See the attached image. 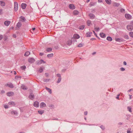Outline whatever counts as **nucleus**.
Here are the masks:
<instances>
[{
	"instance_id": "nucleus-21",
	"label": "nucleus",
	"mask_w": 133,
	"mask_h": 133,
	"mask_svg": "<svg viewBox=\"0 0 133 133\" xmlns=\"http://www.w3.org/2000/svg\"><path fill=\"white\" fill-rule=\"evenodd\" d=\"M94 29L96 31H98L99 30V27L96 26H94Z\"/></svg>"
},
{
	"instance_id": "nucleus-28",
	"label": "nucleus",
	"mask_w": 133,
	"mask_h": 133,
	"mask_svg": "<svg viewBox=\"0 0 133 133\" xmlns=\"http://www.w3.org/2000/svg\"><path fill=\"white\" fill-rule=\"evenodd\" d=\"M105 1L106 3L108 4H110L111 3V0H105Z\"/></svg>"
},
{
	"instance_id": "nucleus-40",
	"label": "nucleus",
	"mask_w": 133,
	"mask_h": 133,
	"mask_svg": "<svg viewBox=\"0 0 133 133\" xmlns=\"http://www.w3.org/2000/svg\"><path fill=\"white\" fill-rule=\"evenodd\" d=\"M124 37L125 38L128 39L129 38V37L128 35H125L124 36Z\"/></svg>"
},
{
	"instance_id": "nucleus-15",
	"label": "nucleus",
	"mask_w": 133,
	"mask_h": 133,
	"mask_svg": "<svg viewBox=\"0 0 133 133\" xmlns=\"http://www.w3.org/2000/svg\"><path fill=\"white\" fill-rule=\"evenodd\" d=\"M26 4L25 3H22L21 4L22 8L23 9H24L26 8Z\"/></svg>"
},
{
	"instance_id": "nucleus-19",
	"label": "nucleus",
	"mask_w": 133,
	"mask_h": 133,
	"mask_svg": "<svg viewBox=\"0 0 133 133\" xmlns=\"http://www.w3.org/2000/svg\"><path fill=\"white\" fill-rule=\"evenodd\" d=\"M8 104L9 105L11 106H14L15 105V103L12 102H9L8 103Z\"/></svg>"
},
{
	"instance_id": "nucleus-46",
	"label": "nucleus",
	"mask_w": 133,
	"mask_h": 133,
	"mask_svg": "<svg viewBox=\"0 0 133 133\" xmlns=\"http://www.w3.org/2000/svg\"><path fill=\"white\" fill-rule=\"evenodd\" d=\"M61 78H58V81H57V82H58V83H59V82H60V81H61Z\"/></svg>"
},
{
	"instance_id": "nucleus-44",
	"label": "nucleus",
	"mask_w": 133,
	"mask_h": 133,
	"mask_svg": "<svg viewBox=\"0 0 133 133\" xmlns=\"http://www.w3.org/2000/svg\"><path fill=\"white\" fill-rule=\"evenodd\" d=\"M121 70L122 71H123L125 70V69L123 68H120Z\"/></svg>"
},
{
	"instance_id": "nucleus-32",
	"label": "nucleus",
	"mask_w": 133,
	"mask_h": 133,
	"mask_svg": "<svg viewBox=\"0 0 133 133\" xmlns=\"http://www.w3.org/2000/svg\"><path fill=\"white\" fill-rule=\"evenodd\" d=\"M52 49L51 48H48L46 49V51L48 52H49L50 51H52Z\"/></svg>"
},
{
	"instance_id": "nucleus-3",
	"label": "nucleus",
	"mask_w": 133,
	"mask_h": 133,
	"mask_svg": "<svg viewBox=\"0 0 133 133\" xmlns=\"http://www.w3.org/2000/svg\"><path fill=\"white\" fill-rule=\"evenodd\" d=\"M125 17L127 19H130L131 18V16L129 14H126L125 15Z\"/></svg>"
},
{
	"instance_id": "nucleus-5",
	"label": "nucleus",
	"mask_w": 133,
	"mask_h": 133,
	"mask_svg": "<svg viewBox=\"0 0 133 133\" xmlns=\"http://www.w3.org/2000/svg\"><path fill=\"white\" fill-rule=\"evenodd\" d=\"M35 61V60L34 58H29L28 59V61L31 63H32Z\"/></svg>"
},
{
	"instance_id": "nucleus-8",
	"label": "nucleus",
	"mask_w": 133,
	"mask_h": 133,
	"mask_svg": "<svg viewBox=\"0 0 133 133\" xmlns=\"http://www.w3.org/2000/svg\"><path fill=\"white\" fill-rule=\"evenodd\" d=\"M0 5L2 6H3L5 5V3L4 2L2 1H0Z\"/></svg>"
},
{
	"instance_id": "nucleus-11",
	"label": "nucleus",
	"mask_w": 133,
	"mask_h": 133,
	"mask_svg": "<svg viewBox=\"0 0 133 133\" xmlns=\"http://www.w3.org/2000/svg\"><path fill=\"white\" fill-rule=\"evenodd\" d=\"M89 16L91 19H93L94 18L95 16L92 14H90L89 15Z\"/></svg>"
},
{
	"instance_id": "nucleus-34",
	"label": "nucleus",
	"mask_w": 133,
	"mask_h": 133,
	"mask_svg": "<svg viewBox=\"0 0 133 133\" xmlns=\"http://www.w3.org/2000/svg\"><path fill=\"white\" fill-rule=\"evenodd\" d=\"M26 68V66L25 65L22 66L21 67V69L22 70H24Z\"/></svg>"
},
{
	"instance_id": "nucleus-29",
	"label": "nucleus",
	"mask_w": 133,
	"mask_h": 133,
	"mask_svg": "<svg viewBox=\"0 0 133 133\" xmlns=\"http://www.w3.org/2000/svg\"><path fill=\"white\" fill-rule=\"evenodd\" d=\"M46 89L48 91V92L50 94H51V91L50 89L47 87H46Z\"/></svg>"
},
{
	"instance_id": "nucleus-31",
	"label": "nucleus",
	"mask_w": 133,
	"mask_h": 133,
	"mask_svg": "<svg viewBox=\"0 0 133 133\" xmlns=\"http://www.w3.org/2000/svg\"><path fill=\"white\" fill-rule=\"evenodd\" d=\"M38 113H39V114L41 115H42L44 113V111H43V110H38Z\"/></svg>"
},
{
	"instance_id": "nucleus-25",
	"label": "nucleus",
	"mask_w": 133,
	"mask_h": 133,
	"mask_svg": "<svg viewBox=\"0 0 133 133\" xmlns=\"http://www.w3.org/2000/svg\"><path fill=\"white\" fill-rule=\"evenodd\" d=\"M22 25V24L21 22H18L17 25V27L19 28L21 27Z\"/></svg>"
},
{
	"instance_id": "nucleus-23",
	"label": "nucleus",
	"mask_w": 133,
	"mask_h": 133,
	"mask_svg": "<svg viewBox=\"0 0 133 133\" xmlns=\"http://www.w3.org/2000/svg\"><path fill=\"white\" fill-rule=\"evenodd\" d=\"M115 40L117 42H121L122 41V40L121 39L119 38H116Z\"/></svg>"
},
{
	"instance_id": "nucleus-6",
	"label": "nucleus",
	"mask_w": 133,
	"mask_h": 133,
	"mask_svg": "<svg viewBox=\"0 0 133 133\" xmlns=\"http://www.w3.org/2000/svg\"><path fill=\"white\" fill-rule=\"evenodd\" d=\"M69 8L72 9H75V7L74 5L72 4H71L69 6Z\"/></svg>"
},
{
	"instance_id": "nucleus-9",
	"label": "nucleus",
	"mask_w": 133,
	"mask_h": 133,
	"mask_svg": "<svg viewBox=\"0 0 133 133\" xmlns=\"http://www.w3.org/2000/svg\"><path fill=\"white\" fill-rule=\"evenodd\" d=\"M100 35L101 37L103 38H105L106 36L105 34L103 32H101L100 33Z\"/></svg>"
},
{
	"instance_id": "nucleus-57",
	"label": "nucleus",
	"mask_w": 133,
	"mask_h": 133,
	"mask_svg": "<svg viewBox=\"0 0 133 133\" xmlns=\"http://www.w3.org/2000/svg\"><path fill=\"white\" fill-rule=\"evenodd\" d=\"M129 97H130V99H131V96H132V95H129Z\"/></svg>"
},
{
	"instance_id": "nucleus-55",
	"label": "nucleus",
	"mask_w": 133,
	"mask_h": 133,
	"mask_svg": "<svg viewBox=\"0 0 133 133\" xmlns=\"http://www.w3.org/2000/svg\"><path fill=\"white\" fill-rule=\"evenodd\" d=\"M84 114L85 115H86L87 114V112H85L84 113Z\"/></svg>"
},
{
	"instance_id": "nucleus-56",
	"label": "nucleus",
	"mask_w": 133,
	"mask_h": 133,
	"mask_svg": "<svg viewBox=\"0 0 133 133\" xmlns=\"http://www.w3.org/2000/svg\"><path fill=\"white\" fill-rule=\"evenodd\" d=\"M98 1L99 2H102V1L101 0H98Z\"/></svg>"
},
{
	"instance_id": "nucleus-20",
	"label": "nucleus",
	"mask_w": 133,
	"mask_h": 133,
	"mask_svg": "<svg viewBox=\"0 0 133 133\" xmlns=\"http://www.w3.org/2000/svg\"><path fill=\"white\" fill-rule=\"evenodd\" d=\"M30 54V52L29 51H27L25 52L24 55V56H28Z\"/></svg>"
},
{
	"instance_id": "nucleus-18",
	"label": "nucleus",
	"mask_w": 133,
	"mask_h": 133,
	"mask_svg": "<svg viewBox=\"0 0 133 133\" xmlns=\"http://www.w3.org/2000/svg\"><path fill=\"white\" fill-rule=\"evenodd\" d=\"M6 85L11 88H12L14 87L13 85L11 83H9L7 84Z\"/></svg>"
},
{
	"instance_id": "nucleus-26",
	"label": "nucleus",
	"mask_w": 133,
	"mask_h": 133,
	"mask_svg": "<svg viewBox=\"0 0 133 133\" xmlns=\"http://www.w3.org/2000/svg\"><path fill=\"white\" fill-rule=\"evenodd\" d=\"M87 24L88 26H89L91 24V22L90 21L88 20L87 22Z\"/></svg>"
},
{
	"instance_id": "nucleus-64",
	"label": "nucleus",
	"mask_w": 133,
	"mask_h": 133,
	"mask_svg": "<svg viewBox=\"0 0 133 133\" xmlns=\"http://www.w3.org/2000/svg\"><path fill=\"white\" fill-rule=\"evenodd\" d=\"M90 1V0H87V2H89Z\"/></svg>"
},
{
	"instance_id": "nucleus-30",
	"label": "nucleus",
	"mask_w": 133,
	"mask_h": 133,
	"mask_svg": "<svg viewBox=\"0 0 133 133\" xmlns=\"http://www.w3.org/2000/svg\"><path fill=\"white\" fill-rule=\"evenodd\" d=\"M53 56V54H51L47 55V57L48 58H50L52 57Z\"/></svg>"
},
{
	"instance_id": "nucleus-50",
	"label": "nucleus",
	"mask_w": 133,
	"mask_h": 133,
	"mask_svg": "<svg viewBox=\"0 0 133 133\" xmlns=\"http://www.w3.org/2000/svg\"><path fill=\"white\" fill-rule=\"evenodd\" d=\"M123 64H124V65H127V63H126V62H125V61H124V62H123Z\"/></svg>"
},
{
	"instance_id": "nucleus-36",
	"label": "nucleus",
	"mask_w": 133,
	"mask_h": 133,
	"mask_svg": "<svg viewBox=\"0 0 133 133\" xmlns=\"http://www.w3.org/2000/svg\"><path fill=\"white\" fill-rule=\"evenodd\" d=\"M84 25H82L80 26L79 27V29L81 30H83L84 28Z\"/></svg>"
},
{
	"instance_id": "nucleus-35",
	"label": "nucleus",
	"mask_w": 133,
	"mask_h": 133,
	"mask_svg": "<svg viewBox=\"0 0 133 133\" xmlns=\"http://www.w3.org/2000/svg\"><path fill=\"white\" fill-rule=\"evenodd\" d=\"M43 70V69L41 67L38 70V71L40 72H42Z\"/></svg>"
},
{
	"instance_id": "nucleus-43",
	"label": "nucleus",
	"mask_w": 133,
	"mask_h": 133,
	"mask_svg": "<svg viewBox=\"0 0 133 133\" xmlns=\"http://www.w3.org/2000/svg\"><path fill=\"white\" fill-rule=\"evenodd\" d=\"M128 110L130 112H131V108H130L129 107H128Z\"/></svg>"
},
{
	"instance_id": "nucleus-47",
	"label": "nucleus",
	"mask_w": 133,
	"mask_h": 133,
	"mask_svg": "<svg viewBox=\"0 0 133 133\" xmlns=\"http://www.w3.org/2000/svg\"><path fill=\"white\" fill-rule=\"evenodd\" d=\"M3 38L2 35H0V40L2 39Z\"/></svg>"
},
{
	"instance_id": "nucleus-42",
	"label": "nucleus",
	"mask_w": 133,
	"mask_h": 133,
	"mask_svg": "<svg viewBox=\"0 0 133 133\" xmlns=\"http://www.w3.org/2000/svg\"><path fill=\"white\" fill-rule=\"evenodd\" d=\"M11 113L12 114H17V112L16 111H12L11 112Z\"/></svg>"
},
{
	"instance_id": "nucleus-51",
	"label": "nucleus",
	"mask_w": 133,
	"mask_h": 133,
	"mask_svg": "<svg viewBox=\"0 0 133 133\" xmlns=\"http://www.w3.org/2000/svg\"><path fill=\"white\" fill-rule=\"evenodd\" d=\"M3 10L2 9H0V14H1L2 13Z\"/></svg>"
},
{
	"instance_id": "nucleus-14",
	"label": "nucleus",
	"mask_w": 133,
	"mask_h": 133,
	"mask_svg": "<svg viewBox=\"0 0 133 133\" xmlns=\"http://www.w3.org/2000/svg\"><path fill=\"white\" fill-rule=\"evenodd\" d=\"M46 106V104L43 102L41 103L40 105V107L41 108H43L44 107H45Z\"/></svg>"
},
{
	"instance_id": "nucleus-22",
	"label": "nucleus",
	"mask_w": 133,
	"mask_h": 133,
	"mask_svg": "<svg viewBox=\"0 0 133 133\" xmlns=\"http://www.w3.org/2000/svg\"><path fill=\"white\" fill-rule=\"evenodd\" d=\"M107 40L110 41H111L112 40V38L111 37L109 36L107 37Z\"/></svg>"
},
{
	"instance_id": "nucleus-17",
	"label": "nucleus",
	"mask_w": 133,
	"mask_h": 133,
	"mask_svg": "<svg viewBox=\"0 0 133 133\" xmlns=\"http://www.w3.org/2000/svg\"><path fill=\"white\" fill-rule=\"evenodd\" d=\"M72 43V41L70 40H68L67 42V45H71Z\"/></svg>"
},
{
	"instance_id": "nucleus-27",
	"label": "nucleus",
	"mask_w": 133,
	"mask_h": 133,
	"mask_svg": "<svg viewBox=\"0 0 133 133\" xmlns=\"http://www.w3.org/2000/svg\"><path fill=\"white\" fill-rule=\"evenodd\" d=\"M29 97L30 99H32L34 98V96L32 94H31L29 96Z\"/></svg>"
},
{
	"instance_id": "nucleus-49",
	"label": "nucleus",
	"mask_w": 133,
	"mask_h": 133,
	"mask_svg": "<svg viewBox=\"0 0 133 133\" xmlns=\"http://www.w3.org/2000/svg\"><path fill=\"white\" fill-rule=\"evenodd\" d=\"M4 108H5V109H6V108H8V106L7 105H5L4 106Z\"/></svg>"
},
{
	"instance_id": "nucleus-58",
	"label": "nucleus",
	"mask_w": 133,
	"mask_h": 133,
	"mask_svg": "<svg viewBox=\"0 0 133 133\" xmlns=\"http://www.w3.org/2000/svg\"><path fill=\"white\" fill-rule=\"evenodd\" d=\"M35 28H33L32 29V31H33L34 30H35Z\"/></svg>"
},
{
	"instance_id": "nucleus-63",
	"label": "nucleus",
	"mask_w": 133,
	"mask_h": 133,
	"mask_svg": "<svg viewBox=\"0 0 133 133\" xmlns=\"http://www.w3.org/2000/svg\"><path fill=\"white\" fill-rule=\"evenodd\" d=\"M14 28V27H11L10 29H13Z\"/></svg>"
},
{
	"instance_id": "nucleus-38",
	"label": "nucleus",
	"mask_w": 133,
	"mask_h": 133,
	"mask_svg": "<svg viewBox=\"0 0 133 133\" xmlns=\"http://www.w3.org/2000/svg\"><path fill=\"white\" fill-rule=\"evenodd\" d=\"M129 35L130 37H133V32H130Z\"/></svg>"
},
{
	"instance_id": "nucleus-62",
	"label": "nucleus",
	"mask_w": 133,
	"mask_h": 133,
	"mask_svg": "<svg viewBox=\"0 0 133 133\" xmlns=\"http://www.w3.org/2000/svg\"><path fill=\"white\" fill-rule=\"evenodd\" d=\"M96 54V52H94L92 54L93 55H94V54Z\"/></svg>"
},
{
	"instance_id": "nucleus-53",
	"label": "nucleus",
	"mask_w": 133,
	"mask_h": 133,
	"mask_svg": "<svg viewBox=\"0 0 133 133\" xmlns=\"http://www.w3.org/2000/svg\"><path fill=\"white\" fill-rule=\"evenodd\" d=\"M43 55V54L42 53H40L39 55L40 56H42Z\"/></svg>"
},
{
	"instance_id": "nucleus-52",
	"label": "nucleus",
	"mask_w": 133,
	"mask_h": 133,
	"mask_svg": "<svg viewBox=\"0 0 133 133\" xmlns=\"http://www.w3.org/2000/svg\"><path fill=\"white\" fill-rule=\"evenodd\" d=\"M127 133H131V132L130 130H128L127 131Z\"/></svg>"
},
{
	"instance_id": "nucleus-2",
	"label": "nucleus",
	"mask_w": 133,
	"mask_h": 133,
	"mask_svg": "<svg viewBox=\"0 0 133 133\" xmlns=\"http://www.w3.org/2000/svg\"><path fill=\"white\" fill-rule=\"evenodd\" d=\"M18 4L16 2H15L14 4V10L16 11L18 10Z\"/></svg>"
},
{
	"instance_id": "nucleus-12",
	"label": "nucleus",
	"mask_w": 133,
	"mask_h": 133,
	"mask_svg": "<svg viewBox=\"0 0 133 133\" xmlns=\"http://www.w3.org/2000/svg\"><path fill=\"white\" fill-rule=\"evenodd\" d=\"M39 103L37 102H35L34 104V106L36 107H38L39 106Z\"/></svg>"
},
{
	"instance_id": "nucleus-16",
	"label": "nucleus",
	"mask_w": 133,
	"mask_h": 133,
	"mask_svg": "<svg viewBox=\"0 0 133 133\" xmlns=\"http://www.w3.org/2000/svg\"><path fill=\"white\" fill-rule=\"evenodd\" d=\"M78 13V11L76 10H74L73 12V14L74 15H77Z\"/></svg>"
},
{
	"instance_id": "nucleus-33",
	"label": "nucleus",
	"mask_w": 133,
	"mask_h": 133,
	"mask_svg": "<svg viewBox=\"0 0 133 133\" xmlns=\"http://www.w3.org/2000/svg\"><path fill=\"white\" fill-rule=\"evenodd\" d=\"M21 88L24 90H25L27 89V88L24 85H22L21 86Z\"/></svg>"
},
{
	"instance_id": "nucleus-24",
	"label": "nucleus",
	"mask_w": 133,
	"mask_h": 133,
	"mask_svg": "<svg viewBox=\"0 0 133 133\" xmlns=\"http://www.w3.org/2000/svg\"><path fill=\"white\" fill-rule=\"evenodd\" d=\"M119 5V4L118 3H114L113 4V6H117L118 7Z\"/></svg>"
},
{
	"instance_id": "nucleus-13",
	"label": "nucleus",
	"mask_w": 133,
	"mask_h": 133,
	"mask_svg": "<svg viewBox=\"0 0 133 133\" xmlns=\"http://www.w3.org/2000/svg\"><path fill=\"white\" fill-rule=\"evenodd\" d=\"M14 93L12 92H10L7 93V95L8 96H10L14 95Z\"/></svg>"
},
{
	"instance_id": "nucleus-1",
	"label": "nucleus",
	"mask_w": 133,
	"mask_h": 133,
	"mask_svg": "<svg viewBox=\"0 0 133 133\" xmlns=\"http://www.w3.org/2000/svg\"><path fill=\"white\" fill-rule=\"evenodd\" d=\"M127 28L129 31H131L133 29V26L132 25L129 24L127 26Z\"/></svg>"
},
{
	"instance_id": "nucleus-39",
	"label": "nucleus",
	"mask_w": 133,
	"mask_h": 133,
	"mask_svg": "<svg viewBox=\"0 0 133 133\" xmlns=\"http://www.w3.org/2000/svg\"><path fill=\"white\" fill-rule=\"evenodd\" d=\"M83 44H82V43H80L79 44L78 46L79 47H80L82 46H83Z\"/></svg>"
},
{
	"instance_id": "nucleus-41",
	"label": "nucleus",
	"mask_w": 133,
	"mask_h": 133,
	"mask_svg": "<svg viewBox=\"0 0 133 133\" xmlns=\"http://www.w3.org/2000/svg\"><path fill=\"white\" fill-rule=\"evenodd\" d=\"M21 18L23 20V22L25 20V18L21 16Z\"/></svg>"
},
{
	"instance_id": "nucleus-60",
	"label": "nucleus",
	"mask_w": 133,
	"mask_h": 133,
	"mask_svg": "<svg viewBox=\"0 0 133 133\" xmlns=\"http://www.w3.org/2000/svg\"><path fill=\"white\" fill-rule=\"evenodd\" d=\"M132 90V89H130L128 91L130 92Z\"/></svg>"
},
{
	"instance_id": "nucleus-59",
	"label": "nucleus",
	"mask_w": 133,
	"mask_h": 133,
	"mask_svg": "<svg viewBox=\"0 0 133 133\" xmlns=\"http://www.w3.org/2000/svg\"><path fill=\"white\" fill-rule=\"evenodd\" d=\"M57 76H58V77H60L61 76H60V75L59 74H57Z\"/></svg>"
},
{
	"instance_id": "nucleus-54",
	"label": "nucleus",
	"mask_w": 133,
	"mask_h": 133,
	"mask_svg": "<svg viewBox=\"0 0 133 133\" xmlns=\"http://www.w3.org/2000/svg\"><path fill=\"white\" fill-rule=\"evenodd\" d=\"M93 31V32H94V34H95V36H97V35L96 34V33H95V32L94 31Z\"/></svg>"
},
{
	"instance_id": "nucleus-61",
	"label": "nucleus",
	"mask_w": 133,
	"mask_h": 133,
	"mask_svg": "<svg viewBox=\"0 0 133 133\" xmlns=\"http://www.w3.org/2000/svg\"><path fill=\"white\" fill-rule=\"evenodd\" d=\"M17 73L15 71H14V74L15 75H16V74Z\"/></svg>"
},
{
	"instance_id": "nucleus-37",
	"label": "nucleus",
	"mask_w": 133,
	"mask_h": 133,
	"mask_svg": "<svg viewBox=\"0 0 133 133\" xmlns=\"http://www.w3.org/2000/svg\"><path fill=\"white\" fill-rule=\"evenodd\" d=\"M87 37H90V34H91V33H90V32H88L87 33Z\"/></svg>"
},
{
	"instance_id": "nucleus-4",
	"label": "nucleus",
	"mask_w": 133,
	"mask_h": 133,
	"mask_svg": "<svg viewBox=\"0 0 133 133\" xmlns=\"http://www.w3.org/2000/svg\"><path fill=\"white\" fill-rule=\"evenodd\" d=\"M37 64L38 65L42 63H45V62L42 59L39 61H37Z\"/></svg>"
},
{
	"instance_id": "nucleus-10",
	"label": "nucleus",
	"mask_w": 133,
	"mask_h": 133,
	"mask_svg": "<svg viewBox=\"0 0 133 133\" xmlns=\"http://www.w3.org/2000/svg\"><path fill=\"white\" fill-rule=\"evenodd\" d=\"M73 37L75 39H78L80 38V36L77 34H75L73 36Z\"/></svg>"
},
{
	"instance_id": "nucleus-48",
	"label": "nucleus",
	"mask_w": 133,
	"mask_h": 133,
	"mask_svg": "<svg viewBox=\"0 0 133 133\" xmlns=\"http://www.w3.org/2000/svg\"><path fill=\"white\" fill-rule=\"evenodd\" d=\"M120 94H119L118 95H117V97H116V98L117 99H119V96H120Z\"/></svg>"
},
{
	"instance_id": "nucleus-7",
	"label": "nucleus",
	"mask_w": 133,
	"mask_h": 133,
	"mask_svg": "<svg viewBox=\"0 0 133 133\" xmlns=\"http://www.w3.org/2000/svg\"><path fill=\"white\" fill-rule=\"evenodd\" d=\"M11 23V22L9 21H6L4 22V24L7 26L9 25Z\"/></svg>"
},
{
	"instance_id": "nucleus-45",
	"label": "nucleus",
	"mask_w": 133,
	"mask_h": 133,
	"mask_svg": "<svg viewBox=\"0 0 133 133\" xmlns=\"http://www.w3.org/2000/svg\"><path fill=\"white\" fill-rule=\"evenodd\" d=\"M120 11L122 12H124L125 11V10L123 9H121Z\"/></svg>"
}]
</instances>
